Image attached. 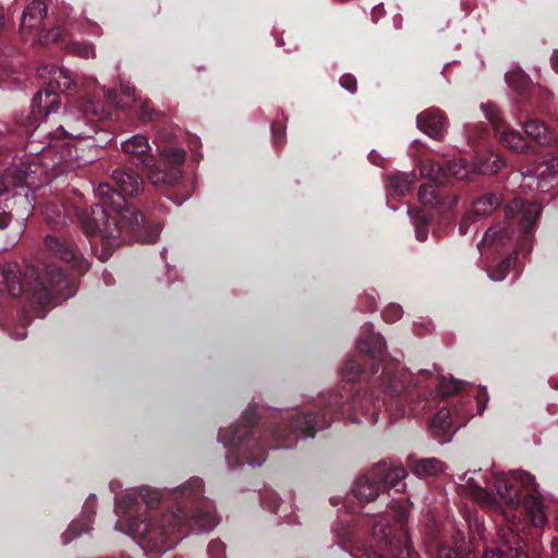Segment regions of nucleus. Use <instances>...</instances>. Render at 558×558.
<instances>
[{
    "instance_id": "1",
    "label": "nucleus",
    "mask_w": 558,
    "mask_h": 558,
    "mask_svg": "<svg viewBox=\"0 0 558 558\" xmlns=\"http://www.w3.org/2000/svg\"><path fill=\"white\" fill-rule=\"evenodd\" d=\"M459 481L462 493L485 508L500 511L504 520L497 530L498 548L487 550L483 558H525L523 539L519 534L525 533L529 525L519 511L521 492L524 493V513L531 524L542 529L548 521L535 477L521 470L488 473L480 469L465 472Z\"/></svg>"
},
{
    "instance_id": "2",
    "label": "nucleus",
    "mask_w": 558,
    "mask_h": 558,
    "mask_svg": "<svg viewBox=\"0 0 558 558\" xmlns=\"http://www.w3.org/2000/svg\"><path fill=\"white\" fill-rule=\"evenodd\" d=\"M202 495L203 481L198 477L191 478L172 492L178 511H167L153 518L146 510H142L138 498L146 508H153L160 501V492L142 487L137 493H128L117 502L116 512L119 518L116 529L138 539L148 558H158L160 554L173 548L182 537L186 514L181 506L197 504Z\"/></svg>"
},
{
    "instance_id": "3",
    "label": "nucleus",
    "mask_w": 558,
    "mask_h": 558,
    "mask_svg": "<svg viewBox=\"0 0 558 558\" xmlns=\"http://www.w3.org/2000/svg\"><path fill=\"white\" fill-rule=\"evenodd\" d=\"M112 180L120 192L108 183H99L94 190L97 203L78 214L84 231L88 234L98 232L104 240L99 253L101 262L111 256L123 227L135 228L143 221V215L130 208L124 196L140 193L144 184L143 179L132 170H116Z\"/></svg>"
},
{
    "instance_id": "4",
    "label": "nucleus",
    "mask_w": 558,
    "mask_h": 558,
    "mask_svg": "<svg viewBox=\"0 0 558 558\" xmlns=\"http://www.w3.org/2000/svg\"><path fill=\"white\" fill-rule=\"evenodd\" d=\"M0 275L12 296L26 293L31 298L32 306L38 316H41L47 307L74 293L70 279L54 265L47 266L45 274L40 276L32 266L26 267L21 275L17 264L5 263L0 266Z\"/></svg>"
},
{
    "instance_id": "5",
    "label": "nucleus",
    "mask_w": 558,
    "mask_h": 558,
    "mask_svg": "<svg viewBox=\"0 0 558 558\" xmlns=\"http://www.w3.org/2000/svg\"><path fill=\"white\" fill-rule=\"evenodd\" d=\"M160 138L159 136L155 143L163 165L169 167L165 172L156 167L149 141L142 134L132 135L123 141L121 151L131 163L147 169V175L151 183L174 184L181 179L180 166L185 161V151L181 148L162 147L159 144Z\"/></svg>"
},
{
    "instance_id": "6",
    "label": "nucleus",
    "mask_w": 558,
    "mask_h": 558,
    "mask_svg": "<svg viewBox=\"0 0 558 558\" xmlns=\"http://www.w3.org/2000/svg\"><path fill=\"white\" fill-rule=\"evenodd\" d=\"M242 420L244 424L234 426L230 429L221 428L218 434V439L227 448H234L236 452L242 453L245 463L251 466H259L266 459L264 447L260 445V437L251 430L256 422V414L254 408H248Z\"/></svg>"
},
{
    "instance_id": "7",
    "label": "nucleus",
    "mask_w": 558,
    "mask_h": 558,
    "mask_svg": "<svg viewBox=\"0 0 558 558\" xmlns=\"http://www.w3.org/2000/svg\"><path fill=\"white\" fill-rule=\"evenodd\" d=\"M38 73L41 77L48 80V87L44 92L37 93L33 98V112L38 116H49L54 112L61 104L58 93L69 89L73 83V78L69 70L59 66L45 65L38 70Z\"/></svg>"
},
{
    "instance_id": "8",
    "label": "nucleus",
    "mask_w": 558,
    "mask_h": 558,
    "mask_svg": "<svg viewBox=\"0 0 558 558\" xmlns=\"http://www.w3.org/2000/svg\"><path fill=\"white\" fill-rule=\"evenodd\" d=\"M51 154V148L43 150L41 156L35 157L26 169H8L5 170L1 184L3 190L1 193L15 187H27L36 190L46 184L49 175L50 163L45 160Z\"/></svg>"
},
{
    "instance_id": "9",
    "label": "nucleus",
    "mask_w": 558,
    "mask_h": 558,
    "mask_svg": "<svg viewBox=\"0 0 558 558\" xmlns=\"http://www.w3.org/2000/svg\"><path fill=\"white\" fill-rule=\"evenodd\" d=\"M47 7L43 0H33L23 11L21 32L33 41L49 43L62 38L64 29L60 26L48 31L44 28Z\"/></svg>"
},
{
    "instance_id": "10",
    "label": "nucleus",
    "mask_w": 558,
    "mask_h": 558,
    "mask_svg": "<svg viewBox=\"0 0 558 558\" xmlns=\"http://www.w3.org/2000/svg\"><path fill=\"white\" fill-rule=\"evenodd\" d=\"M391 535V527L383 522L373 526V537L380 546V553L363 549L359 558H411L410 542L405 532Z\"/></svg>"
},
{
    "instance_id": "11",
    "label": "nucleus",
    "mask_w": 558,
    "mask_h": 558,
    "mask_svg": "<svg viewBox=\"0 0 558 558\" xmlns=\"http://www.w3.org/2000/svg\"><path fill=\"white\" fill-rule=\"evenodd\" d=\"M383 337L378 333H374L373 326L366 324L362 327L361 336L356 341V349L362 354V361L364 363L371 362V372L373 374L379 371V364L383 362L386 349Z\"/></svg>"
},
{
    "instance_id": "12",
    "label": "nucleus",
    "mask_w": 558,
    "mask_h": 558,
    "mask_svg": "<svg viewBox=\"0 0 558 558\" xmlns=\"http://www.w3.org/2000/svg\"><path fill=\"white\" fill-rule=\"evenodd\" d=\"M46 247L58 258L69 263L80 274H84L89 268V263L82 255L77 254L76 251L61 241L60 239L48 235L45 239Z\"/></svg>"
},
{
    "instance_id": "13",
    "label": "nucleus",
    "mask_w": 558,
    "mask_h": 558,
    "mask_svg": "<svg viewBox=\"0 0 558 558\" xmlns=\"http://www.w3.org/2000/svg\"><path fill=\"white\" fill-rule=\"evenodd\" d=\"M541 209L538 203L525 204L521 199H513L506 207V216L509 220H515L526 231L536 222Z\"/></svg>"
},
{
    "instance_id": "14",
    "label": "nucleus",
    "mask_w": 558,
    "mask_h": 558,
    "mask_svg": "<svg viewBox=\"0 0 558 558\" xmlns=\"http://www.w3.org/2000/svg\"><path fill=\"white\" fill-rule=\"evenodd\" d=\"M417 128L432 138L439 140L447 130V121L442 112L438 109H427L421 112L416 118Z\"/></svg>"
},
{
    "instance_id": "15",
    "label": "nucleus",
    "mask_w": 558,
    "mask_h": 558,
    "mask_svg": "<svg viewBox=\"0 0 558 558\" xmlns=\"http://www.w3.org/2000/svg\"><path fill=\"white\" fill-rule=\"evenodd\" d=\"M380 468H373L368 473L360 476L353 487V494L361 502L374 500L380 489Z\"/></svg>"
},
{
    "instance_id": "16",
    "label": "nucleus",
    "mask_w": 558,
    "mask_h": 558,
    "mask_svg": "<svg viewBox=\"0 0 558 558\" xmlns=\"http://www.w3.org/2000/svg\"><path fill=\"white\" fill-rule=\"evenodd\" d=\"M374 468H380L379 481L385 486L396 488L397 492H401L405 488V484L402 482L408 473L401 463L396 461H383L377 463Z\"/></svg>"
},
{
    "instance_id": "17",
    "label": "nucleus",
    "mask_w": 558,
    "mask_h": 558,
    "mask_svg": "<svg viewBox=\"0 0 558 558\" xmlns=\"http://www.w3.org/2000/svg\"><path fill=\"white\" fill-rule=\"evenodd\" d=\"M500 204V197L496 193H487L482 197L474 201L470 214L463 219L460 225V233H466V223L474 218H484L489 216Z\"/></svg>"
},
{
    "instance_id": "18",
    "label": "nucleus",
    "mask_w": 558,
    "mask_h": 558,
    "mask_svg": "<svg viewBox=\"0 0 558 558\" xmlns=\"http://www.w3.org/2000/svg\"><path fill=\"white\" fill-rule=\"evenodd\" d=\"M286 418L291 420L289 427L291 432H300L307 437L313 436L316 430L327 426L325 420H318L307 413L289 412L286 414Z\"/></svg>"
},
{
    "instance_id": "19",
    "label": "nucleus",
    "mask_w": 558,
    "mask_h": 558,
    "mask_svg": "<svg viewBox=\"0 0 558 558\" xmlns=\"http://www.w3.org/2000/svg\"><path fill=\"white\" fill-rule=\"evenodd\" d=\"M95 513V495H90L84 505V519H77L72 521L69 525L68 531L63 534V543L68 544L71 537L81 535L84 532H88L92 527L90 517Z\"/></svg>"
},
{
    "instance_id": "20",
    "label": "nucleus",
    "mask_w": 558,
    "mask_h": 558,
    "mask_svg": "<svg viewBox=\"0 0 558 558\" xmlns=\"http://www.w3.org/2000/svg\"><path fill=\"white\" fill-rule=\"evenodd\" d=\"M262 502L266 509L277 514L284 522H294V520L291 518V512L289 511L291 509V505L289 502L281 500L276 493H266L263 497Z\"/></svg>"
},
{
    "instance_id": "21",
    "label": "nucleus",
    "mask_w": 558,
    "mask_h": 558,
    "mask_svg": "<svg viewBox=\"0 0 558 558\" xmlns=\"http://www.w3.org/2000/svg\"><path fill=\"white\" fill-rule=\"evenodd\" d=\"M524 131L527 136L541 145H551L556 143L554 134L539 121L531 120L525 123Z\"/></svg>"
},
{
    "instance_id": "22",
    "label": "nucleus",
    "mask_w": 558,
    "mask_h": 558,
    "mask_svg": "<svg viewBox=\"0 0 558 558\" xmlns=\"http://www.w3.org/2000/svg\"><path fill=\"white\" fill-rule=\"evenodd\" d=\"M446 171L447 174L449 173L459 180H471L477 173L476 162L469 163L462 159L451 160L448 161Z\"/></svg>"
},
{
    "instance_id": "23",
    "label": "nucleus",
    "mask_w": 558,
    "mask_h": 558,
    "mask_svg": "<svg viewBox=\"0 0 558 558\" xmlns=\"http://www.w3.org/2000/svg\"><path fill=\"white\" fill-rule=\"evenodd\" d=\"M499 141L502 146L512 151L523 154L529 150L524 137L518 131L510 130L502 132L499 136Z\"/></svg>"
},
{
    "instance_id": "24",
    "label": "nucleus",
    "mask_w": 558,
    "mask_h": 558,
    "mask_svg": "<svg viewBox=\"0 0 558 558\" xmlns=\"http://www.w3.org/2000/svg\"><path fill=\"white\" fill-rule=\"evenodd\" d=\"M411 469L418 476H432L444 470V463L436 458L421 459L413 462Z\"/></svg>"
},
{
    "instance_id": "25",
    "label": "nucleus",
    "mask_w": 558,
    "mask_h": 558,
    "mask_svg": "<svg viewBox=\"0 0 558 558\" xmlns=\"http://www.w3.org/2000/svg\"><path fill=\"white\" fill-rule=\"evenodd\" d=\"M452 424L450 411L440 409L430 421V429L435 436L440 437L450 432Z\"/></svg>"
},
{
    "instance_id": "26",
    "label": "nucleus",
    "mask_w": 558,
    "mask_h": 558,
    "mask_svg": "<svg viewBox=\"0 0 558 558\" xmlns=\"http://www.w3.org/2000/svg\"><path fill=\"white\" fill-rule=\"evenodd\" d=\"M414 179L415 174L412 172L395 173L389 175L388 182L389 186L397 195L403 196L411 191Z\"/></svg>"
},
{
    "instance_id": "27",
    "label": "nucleus",
    "mask_w": 558,
    "mask_h": 558,
    "mask_svg": "<svg viewBox=\"0 0 558 558\" xmlns=\"http://www.w3.org/2000/svg\"><path fill=\"white\" fill-rule=\"evenodd\" d=\"M509 239L508 230L501 226H494L485 232L478 247L483 251L485 246H493L495 244L504 245Z\"/></svg>"
},
{
    "instance_id": "28",
    "label": "nucleus",
    "mask_w": 558,
    "mask_h": 558,
    "mask_svg": "<svg viewBox=\"0 0 558 558\" xmlns=\"http://www.w3.org/2000/svg\"><path fill=\"white\" fill-rule=\"evenodd\" d=\"M505 166V161L498 154H489L476 161L477 173L493 174Z\"/></svg>"
},
{
    "instance_id": "29",
    "label": "nucleus",
    "mask_w": 558,
    "mask_h": 558,
    "mask_svg": "<svg viewBox=\"0 0 558 558\" xmlns=\"http://www.w3.org/2000/svg\"><path fill=\"white\" fill-rule=\"evenodd\" d=\"M193 524L199 532H208L217 525V517L211 511L199 510L192 518Z\"/></svg>"
},
{
    "instance_id": "30",
    "label": "nucleus",
    "mask_w": 558,
    "mask_h": 558,
    "mask_svg": "<svg viewBox=\"0 0 558 558\" xmlns=\"http://www.w3.org/2000/svg\"><path fill=\"white\" fill-rule=\"evenodd\" d=\"M421 174L427 177L436 183H444L447 179L446 169L441 165L434 161H428L422 165Z\"/></svg>"
},
{
    "instance_id": "31",
    "label": "nucleus",
    "mask_w": 558,
    "mask_h": 558,
    "mask_svg": "<svg viewBox=\"0 0 558 558\" xmlns=\"http://www.w3.org/2000/svg\"><path fill=\"white\" fill-rule=\"evenodd\" d=\"M463 383L453 378L441 377L437 380V395L441 397L451 396L461 390Z\"/></svg>"
},
{
    "instance_id": "32",
    "label": "nucleus",
    "mask_w": 558,
    "mask_h": 558,
    "mask_svg": "<svg viewBox=\"0 0 558 558\" xmlns=\"http://www.w3.org/2000/svg\"><path fill=\"white\" fill-rule=\"evenodd\" d=\"M362 373L361 362L354 356L349 357L342 367L341 375L347 381L356 380Z\"/></svg>"
},
{
    "instance_id": "33",
    "label": "nucleus",
    "mask_w": 558,
    "mask_h": 558,
    "mask_svg": "<svg viewBox=\"0 0 558 558\" xmlns=\"http://www.w3.org/2000/svg\"><path fill=\"white\" fill-rule=\"evenodd\" d=\"M418 199L426 206H435L438 204V194L433 185H422L418 191Z\"/></svg>"
},
{
    "instance_id": "34",
    "label": "nucleus",
    "mask_w": 558,
    "mask_h": 558,
    "mask_svg": "<svg viewBox=\"0 0 558 558\" xmlns=\"http://www.w3.org/2000/svg\"><path fill=\"white\" fill-rule=\"evenodd\" d=\"M486 119L492 123L495 129H499L501 117L498 108L494 104H483L481 106Z\"/></svg>"
},
{
    "instance_id": "35",
    "label": "nucleus",
    "mask_w": 558,
    "mask_h": 558,
    "mask_svg": "<svg viewBox=\"0 0 558 558\" xmlns=\"http://www.w3.org/2000/svg\"><path fill=\"white\" fill-rule=\"evenodd\" d=\"M515 257L506 258L495 270L488 272V277L494 281H500L506 278L510 266L514 263Z\"/></svg>"
},
{
    "instance_id": "36",
    "label": "nucleus",
    "mask_w": 558,
    "mask_h": 558,
    "mask_svg": "<svg viewBox=\"0 0 558 558\" xmlns=\"http://www.w3.org/2000/svg\"><path fill=\"white\" fill-rule=\"evenodd\" d=\"M438 558H474L470 553L462 549H452L447 546L439 548Z\"/></svg>"
},
{
    "instance_id": "37",
    "label": "nucleus",
    "mask_w": 558,
    "mask_h": 558,
    "mask_svg": "<svg viewBox=\"0 0 558 558\" xmlns=\"http://www.w3.org/2000/svg\"><path fill=\"white\" fill-rule=\"evenodd\" d=\"M403 315V311L398 304H389L383 312V318L387 323H393L400 319Z\"/></svg>"
},
{
    "instance_id": "38",
    "label": "nucleus",
    "mask_w": 558,
    "mask_h": 558,
    "mask_svg": "<svg viewBox=\"0 0 558 558\" xmlns=\"http://www.w3.org/2000/svg\"><path fill=\"white\" fill-rule=\"evenodd\" d=\"M463 517L469 529L471 531L476 532L480 536H482L483 524L481 523L476 514L472 510L465 509Z\"/></svg>"
},
{
    "instance_id": "39",
    "label": "nucleus",
    "mask_w": 558,
    "mask_h": 558,
    "mask_svg": "<svg viewBox=\"0 0 558 558\" xmlns=\"http://www.w3.org/2000/svg\"><path fill=\"white\" fill-rule=\"evenodd\" d=\"M71 51L81 58H90L95 57L94 48L86 44L81 43H72Z\"/></svg>"
},
{
    "instance_id": "40",
    "label": "nucleus",
    "mask_w": 558,
    "mask_h": 558,
    "mask_svg": "<svg viewBox=\"0 0 558 558\" xmlns=\"http://www.w3.org/2000/svg\"><path fill=\"white\" fill-rule=\"evenodd\" d=\"M427 217L425 214H422L417 217L415 221V235L418 241H425L427 239Z\"/></svg>"
},
{
    "instance_id": "41",
    "label": "nucleus",
    "mask_w": 558,
    "mask_h": 558,
    "mask_svg": "<svg viewBox=\"0 0 558 558\" xmlns=\"http://www.w3.org/2000/svg\"><path fill=\"white\" fill-rule=\"evenodd\" d=\"M102 89H104L106 99L112 106L118 107V108H123L129 105L130 99L124 100L123 98H119L118 95L116 94V92L112 89H106L105 87H102Z\"/></svg>"
},
{
    "instance_id": "42",
    "label": "nucleus",
    "mask_w": 558,
    "mask_h": 558,
    "mask_svg": "<svg viewBox=\"0 0 558 558\" xmlns=\"http://www.w3.org/2000/svg\"><path fill=\"white\" fill-rule=\"evenodd\" d=\"M226 547L220 541H211L208 546L209 558H223Z\"/></svg>"
},
{
    "instance_id": "43",
    "label": "nucleus",
    "mask_w": 558,
    "mask_h": 558,
    "mask_svg": "<svg viewBox=\"0 0 558 558\" xmlns=\"http://www.w3.org/2000/svg\"><path fill=\"white\" fill-rule=\"evenodd\" d=\"M556 168H558V157L553 158L549 165L546 167V169L541 172L538 183L539 187H545L544 182L546 181L547 177L550 175L551 172H556Z\"/></svg>"
},
{
    "instance_id": "44",
    "label": "nucleus",
    "mask_w": 558,
    "mask_h": 558,
    "mask_svg": "<svg viewBox=\"0 0 558 558\" xmlns=\"http://www.w3.org/2000/svg\"><path fill=\"white\" fill-rule=\"evenodd\" d=\"M340 84L344 89H347L350 93L356 92V87H357L356 80L354 76H352L350 74L343 75L340 78Z\"/></svg>"
},
{
    "instance_id": "45",
    "label": "nucleus",
    "mask_w": 558,
    "mask_h": 558,
    "mask_svg": "<svg viewBox=\"0 0 558 558\" xmlns=\"http://www.w3.org/2000/svg\"><path fill=\"white\" fill-rule=\"evenodd\" d=\"M56 136L57 137L70 136V137H73V138H84V137H87V135L84 132H78V131H75V130H72V132L69 133V132H66L63 129V126H60L56 131Z\"/></svg>"
},
{
    "instance_id": "46",
    "label": "nucleus",
    "mask_w": 558,
    "mask_h": 558,
    "mask_svg": "<svg viewBox=\"0 0 558 558\" xmlns=\"http://www.w3.org/2000/svg\"><path fill=\"white\" fill-rule=\"evenodd\" d=\"M82 111L85 116L86 114L98 116L100 112V105L94 104V102L85 104L84 107L82 108Z\"/></svg>"
},
{
    "instance_id": "47",
    "label": "nucleus",
    "mask_w": 558,
    "mask_h": 558,
    "mask_svg": "<svg viewBox=\"0 0 558 558\" xmlns=\"http://www.w3.org/2000/svg\"><path fill=\"white\" fill-rule=\"evenodd\" d=\"M404 388H405V385L403 383H399V381H397L395 379H391V378L388 379V387H387V389L391 393H398V392H400Z\"/></svg>"
},
{
    "instance_id": "48",
    "label": "nucleus",
    "mask_w": 558,
    "mask_h": 558,
    "mask_svg": "<svg viewBox=\"0 0 558 558\" xmlns=\"http://www.w3.org/2000/svg\"><path fill=\"white\" fill-rule=\"evenodd\" d=\"M120 93L123 97L130 98L133 96L134 87L130 85V83H121L120 84Z\"/></svg>"
},
{
    "instance_id": "49",
    "label": "nucleus",
    "mask_w": 558,
    "mask_h": 558,
    "mask_svg": "<svg viewBox=\"0 0 558 558\" xmlns=\"http://www.w3.org/2000/svg\"><path fill=\"white\" fill-rule=\"evenodd\" d=\"M487 401H488V393H487L486 389H483L477 399L478 413H482L485 410Z\"/></svg>"
},
{
    "instance_id": "50",
    "label": "nucleus",
    "mask_w": 558,
    "mask_h": 558,
    "mask_svg": "<svg viewBox=\"0 0 558 558\" xmlns=\"http://www.w3.org/2000/svg\"><path fill=\"white\" fill-rule=\"evenodd\" d=\"M50 209H53V213H56L57 216H60L62 210L59 207L54 206V205H47L46 206L45 215H46L47 220H49V222H51V223H57L58 221L52 216H50V214H49Z\"/></svg>"
},
{
    "instance_id": "51",
    "label": "nucleus",
    "mask_w": 558,
    "mask_h": 558,
    "mask_svg": "<svg viewBox=\"0 0 558 558\" xmlns=\"http://www.w3.org/2000/svg\"><path fill=\"white\" fill-rule=\"evenodd\" d=\"M409 511V502L405 500L402 505H400V512L397 514L398 520L402 521L407 518V513Z\"/></svg>"
},
{
    "instance_id": "52",
    "label": "nucleus",
    "mask_w": 558,
    "mask_h": 558,
    "mask_svg": "<svg viewBox=\"0 0 558 558\" xmlns=\"http://www.w3.org/2000/svg\"><path fill=\"white\" fill-rule=\"evenodd\" d=\"M11 222V215L7 213L0 214V230L4 229Z\"/></svg>"
},
{
    "instance_id": "53",
    "label": "nucleus",
    "mask_w": 558,
    "mask_h": 558,
    "mask_svg": "<svg viewBox=\"0 0 558 558\" xmlns=\"http://www.w3.org/2000/svg\"><path fill=\"white\" fill-rule=\"evenodd\" d=\"M288 436V430L284 428L283 430L281 429H276L272 434H271V437L275 438V439H283Z\"/></svg>"
},
{
    "instance_id": "54",
    "label": "nucleus",
    "mask_w": 558,
    "mask_h": 558,
    "mask_svg": "<svg viewBox=\"0 0 558 558\" xmlns=\"http://www.w3.org/2000/svg\"><path fill=\"white\" fill-rule=\"evenodd\" d=\"M383 7L381 5H375L372 11V19L374 22L377 21L378 16L383 14Z\"/></svg>"
},
{
    "instance_id": "55",
    "label": "nucleus",
    "mask_w": 558,
    "mask_h": 558,
    "mask_svg": "<svg viewBox=\"0 0 558 558\" xmlns=\"http://www.w3.org/2000/svg\"><path fill=\"white\" fill-rule=\"evenodd\" d=\"M514 76H519V77H520V78H522V80L524 78V77H523V75H521L520 73H513V74L507 73V74H506V80H507L508 84H509L512 88H514V89H519V87H517V86L512 85V80H513V77H514Z\"/></svg>"
},
{
    "instance_id": "56",
    "label": "nucleus",
    "mask_w": 558,
    "mask_h": 558,
    "mask_svg": "<svg viewBox=\"0 0 558 558\" xmlns=\"http://www.w3.org/2000/svg\"><path fill=\"white\" fill-rule=\"evenodd\" d=\"M284 129L282 125L280 124H274L272 125V134H274V137L276 138V141L278 140L279 135H281L283 133Z\"/></svg>"
},
{
    "instance_id": "57",
    "label": "nucleus",
    "mask_w": 558,
    "mask_h": 558,
    "mask_svg": "<svg viewBox=\"0 0 558 558\" xmlns=\"http://www.w3.org/2000/svg\"><path fill=\"white\" fill-rule=\"evenodd\" d=\"M551 64L556 72H558V50H555L551 57Z\"/></svg>"
},
{
    "instance_id": "58",
    "label": "nucleus",
    "mask_w": 558,
    "mask_h": 558,
    "mask_svg": "<svg viewBox=\"0 0 558 558\" xmlns=\"http://www.w3.org/2000/svg\"><path fill=\"white\" fill-rule=\"evenodd\" d=\"M159 233H160V228L158 227V228L155 230L154 234H153V235H149V236L146 239V241H147V242H155V241H157V239H158V236H159Z\"/></svg>"
},
{
    "instance_id": "59",
    "label": "nucleus",
    "mask_w": 558,
    "mask_h": 558,
    "mask_svg": "<svg viewBox=\"0 0 558 558\" xmlns=\"http://www.w3.org/2000/svg\"><path fill=\"white\" fill-rule=\"evenodd\" d=\"M226 459H227V462H228V464H229L230 466H234V465H236V464L239 463V462H238V460H235L234 462L232 461V459H233V453H228V454H227V457H226Z\"/></svg>"
},
{
    "instance_id": "60",
    "label": "nucleus",
    "mask_w": 558,
    "mask_h": 558,
    "mask_svg": "<svg viewBox=\"0 0 558 558\" xmlns=\"http://www.w3.org/2000/svg\"><path fill=\"white\" fill-rule=\"evenodd\" d=\"M4 26V10L3 8L0 7V31L3 28Z\"/></svg>"
},
{
    "instance_id": "61",
    "label": "nucleus",
    "mask_w": 558,
    "mask_h": 558,
    "mask_svg": "<svg viewBox=\"0 0 558 558\" xmlns=\"http://www.w3.org/2000/svg\"><path fill=\"white\" fill-rule=\"evenodd\" d=\"M550 546H551V549L556 553H558V539L557 538H553L551 542H550Z\"/></svg>"
},
{
    "instance_id": "62",
    "label": "nucleus",
    "mask_w": 558,
    "mask_h": 558,
    "mask_svg": "<svg viewBox=\"0 0 558 558\" xmlns=\"http://www.w3.org/2000/svg\"><path fill=\"white\" fill-rule=\"evenodd\" d=\"M142 116H143V119H151L150 113H148L146 110V106L143 107Z\"/></svg>"
},
{
    "instance_id": "63",
    "label": "nucleus",
    "mask_w": 558,
    "mask_h": 558,
    "mask_svg": "<svg viewBox=\"0 0 558 558\" xmlns=\"http://www.w3.org/2000/svg\"><path fill=\"white\" fill-rule=\"evenodd\" d=\"M14 196H21L22 197V201H27L28 198V194L27 193H24L23 195L19 194V193H15Z\"/></svg>"
},
{
    "instance_id": "64",
    "label": "nucleus",
    "mask_w": 558,
    "mask_h": 558,
    "mask_svg": "<svg viewBox=\"0 0 558 558\" xmlns=\"http://www.w3.org/2000/svg\"><path fill=\"white\" fill-rule=\"evenodd\" d=\"M400 22H401V16H399V15L395 16V24L397 26H399Z\"/></svg>"
}]
</instances>
